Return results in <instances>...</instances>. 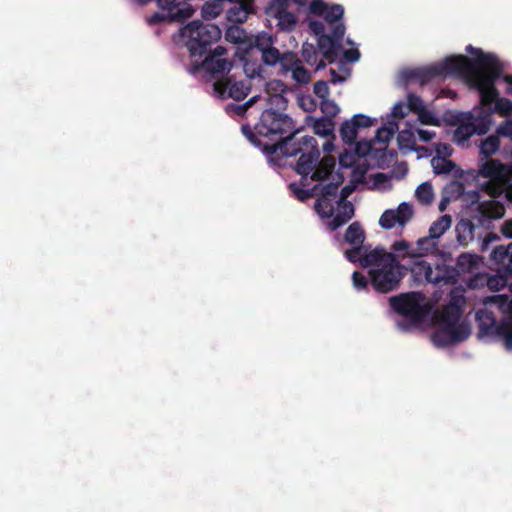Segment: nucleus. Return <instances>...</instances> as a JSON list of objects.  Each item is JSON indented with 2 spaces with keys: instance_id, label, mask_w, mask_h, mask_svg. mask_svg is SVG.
Instances as JSON below:
<instances>
[{
  "instance_id": "obj_7",
  "label": "nucleus",
  "mask_w": 512,
  "mask_h": 512,
  "mask_svg": "<svg viewBox=\"0 0 512 512\" xmlns=\"http://www.w3.org/2000/svg\"><path fill=\"white\" fill-rule=\"evenodd\" d=\"M179 33L191 57H202L207 54L206 56L221 58L226 52L222 46H217L213 53L210 52L211 45L220 40L222 35L221 29L215 24L194 20L182 27Z\"/></svg>"
},
{
  "instance_id": "obj_23",
  "label": "nucleus",
  "mask_w": 512,
  "mask_h": 512,
  "mask_svg": "<svg viewBox=\"0 0 512 512\" xmlns=\"http://www.w3.org/2000/svg\"><path fill=\"white\" fill-rule=\"evenodd\" d=\"M268 88L273 91H279L280 93L268 94L264 99L267 105V109H273L274 111L283 112L288 106V100L284 96L286 85L282 80H273L268 83Z\"/></svg>"
},
{
  "instance_id": "obj_59",
  "label": "nucleus",
  "mask_w": 512,
  "mask_h": 512,
  "mask_svg": "<svg viewBox=\"0 0 512 512\" xmlns=\"http://www.w3.org/2000/svg\"><path fill=\"white\" fill-rule=\"evenodd\" d=\"M418 137L423 142H428L435 137V132L426 130V129H418L417 130Z\"/></svg>"
},
{
  "instance_id": "obj_3",
  "label": "nucleus",
  "mask_w": 512,
  "mask_h": 512,
  "mask_svg": "<svg viewBox=\"0 0 512 512\" xmlns=\"http://www.w3.org/2000/svg\"><path fill=\"white\" fill-rule=\"evenodd\" d=\"M442 297V291H435L432 303L420 291H411L391 296L388 299L391 310L401 319L395 325L401 332H410L416 328L434 327L430 335L431 342L437 348L448 347V303L441 309L434 308Z\"/></svg>"
},
{
  "instance_id": "obj_60",
  "label": "nucleus",
  "mask_w": 512,
  "mask_h": 512,
  "mask_svg": "<svg viewBox=\"0 0 512 512\" xmlns=\"http://www.w3.org/2000/svg\"><path fill=\"white\" fill-rule=\"evenodd\" d=\"M501 233L508 238H512V219L506 220L503 223L501 227Z\"/></svg>"
},
{
  "instance_id": "obj_46",
  "label": "nucleus",
  "mask_w": 512,
  "mask_h": 512,
  "mask_svg": "<svg viewBox=\"0 0 512 512\" xmlns=\"http://www.w3.org/2000/svg\"><path fill=\"white\" fill-rule=\"evenodd\" d=\"M357 155L353 150H345L338 157L339 165L342 168H352L356 163Z\"/></svg>"
},
{
  "instance_id": "obj_47",
  "label": "nucleus",
  "mask_w": 512,
  "mask_h": 512,
  "mask_svg": "<svg viewBox=\"0 0 512 512\" xmlns=\"http://www.w3.org/2000/svg\"><path fill=\"white\" fill-rule=\"evenodd\" d=\"M508 276L504 273L503 275L491 276L487 280V285L490 289L499 291L507 285Z\"/></svg>"
},
{
  "instance_id": "obj_44",
  "label": "nucleus",
  "mask_w": 512,
  "mask_h": 512,
  "mask_svg": "<svg viewBox=\"0 0 512 512\" xmlns=\"http://www.w3.org/2000/svg\"><path fill=\"white\" fill-rule=\"evenodd\" d=\"M320 110L324 114L323 117L333 119L339 113L340 108L335 101L328 98L320 101Z\"/></svg>"
},
{
  "instance_id": "obj_8",
  "label": "nucleus",
  "mask_w": 512,
  "mask_h": 512,
  "mask_svg": "<svg viewBox=\"0 0 512 512\" xmlns=\"http://www.w3.org/2000/svg\"><path fill=\"white\" fill-rule=\"evenodd\" d=\"M508 164H502L498 160H487L480 168V174L489 178L482 185V190L492 198L503 196L505 200H512V176Z\"/></svg>"
},
{
  "instance_id": "obj_51",
  "label": "nucleus",
  "mask_w": 512,
  "mask_h": 512,
  "mask_svg": "<svg viewBox=\"0 0 512 512\" xmlns=\"http://www.w3.org/2000/svg\"><path fill=\"white\" fill-rule=\"evenodd\" d=\"M408 112L409 111L406 104L402 101H399L394 104L391 110V114L387 115V119H392L391 117L402 119L408 114Z\"/></svg>"
},
{
  "instance_id": "obj_1",
  "label": "nucleus",
  "mask_w": 512,
  "mask_h": 512,
  "mask_svg": "<svg viewBox=\"0 0 512 512\" xmlns=\"http://www.w3.org/2000/svg\"><path fill=\"white\" fill-rule=\"evenodd\" d=\"M304 130L297 127L294 119L287 113L264 109L254 130L249 124L241 126V132L255 147L262 150L270 164L282 167L283 159L300 154L294 170L303 177L307 176L320 158L317 140L310 135L299 136Z\"/></svg>"
},
{
  "instance_id": "obj_61",
  "label": "nucleus",
  "mask_w": 512,
  "mask_h": 512,
  "mask_svg": "<svg viewBox=\"0 0 512 512\" xmlns=\"http://www.w3.org/2000/svg\"><path fill=\"white\" fill-rule=\"evenodd\" d=\"M330 75H331V80L330 82L332 84H341V83H344L346 78L340 74H338L334 69H330Z\"/></svg>"
},
{
  "instance_id": "obj_13",
  "label": "nucleus",
  "mask_w": 512,
  "mask_h": 512,
  "mask_svg": "<svg viewBox=\"0 0 512 512\" xmlns=\"http://www.w3.org/2000/svg\"><path fill=\"white\" fill-rule=\"evenodd\" d=\"M251 91V86L246 80H235L234 76L226 78L225 83L215 81L212 84V93L215 97L224 100L231 98L235 101L245 99Z\"/></svg>"
},
{
  "instance_id": "obj_62",
  "label": "nucleus",
  "mask_w": 512,
  "mask_h": 512,
  "mask_svg": "<svg viewBox=\"0 0 512 512\" xmlns=\"http://www.w3.org/2000/svg\"><path fill=\"white\" fill-rule=\"evenodd\" d=\"M168 18L167 15H164L162 13H159V12H156L154 13L149 19H148V23L150 25H155V24H158L160 22H162L164 19Z\"/></svg>"
},
{
  "instance_id": "obj_38",
  "label": "nucleus",
  "mask_w": 512,
  "mask_h": 512,
  "mask_svg": "<svg viewBox=\"0 0 512 512\" xmlns=\"http://www.w3.org/2000/svg\"><path fill=\"white\" fill-rule=\"evenodd\" d=\"M344 16V7L341 4H333L327 6V10L324 16L325 21L330 25H336L337 23H343L341 20Z\"/></svg>"
},
{
  "instance_id": "obj_40",
  "label": "nucleus",
  "mask_w": 512,
  "mask_h": 512,
  "mask_svg": "<svg viewBox=\"0 0 512 512\" xmlns=\"http://www.w3.org/2000/svg\"><path fill=\"white\" fill-rule=\"evenodd\" d=\"M226 17L230 22L243 23L248 17V11L242 4L234 5L227 10Z\"/></svg>"
},
{
  "instance_id": "obj_57",
  "label": "nucleus",
  "mask_w": 512,
  "mask_h": 512,
  "mask_svg": "<svg viewBox=\"0 0 512 512\" xmlns=\"http://www.w3.org/2000/svg\"><path fill=\"white\" fill-rule=\"evenodd\" d=\"M343 57L349 63H355L360 58V52L357 48H352L343 51Z\"/></svg>"
},
{
  "instance_id": "obj_9",
  "label": "nucleus",
  "mask_w": 512,
  "mask_h": 512,
  "mask_svg": "<svg viewBox=\"0 0 512 512\" xmlns=\"http://www.w3.org/2000/svg\"><path fill=\"white\" fill-rule=\"evenodd\" d=\"M492 124V114L486 110H481L478 115L468 113L459 121V125L453 134V140L457 143H464L472 135L486 134Z\"/></svg>"
},
{
  "instance_id": "obj_56",
  "label": "nucleus",
  "mask_w": 512,
  "mask_h": 512,
  "mask_svg": "<svg viewBox=\"0 0 512 512\" xmlns=\"http://www.w3.org/2000/svg\"><path fill=\"white\" fill-rule=\"evenodd\" d=\"M327 6H328V4L323 1L313 0L310 4L309 8H310L311 13L316 14V15H323V17H324L326 10H327Z\"/></svg>"
},
{
  "instance_id": "obj_43",
  "label": "nucleus",
  "mask_w": 512,
  "mask_h": 512,
  "mask_svg": "<svg viewBox=\"0 0 512 512\" xmlns=\"http://www.w3.org/2000/svg\"><path fill=\"white\" fill-rule=\"evenodd\" d=\"M221 5L217 2H206L201 9V14L204 19L211 20L221 14Z\"/></svg>"
},
{
  "instance_id": "obj_49",
  "label": "nucleus",
  "mask_w": 512,
  "mask_h": 512,
  "mask_svg": "<svg viewBox=\"0 0 512 512\" xmlns=\"http://www.w3.org/2000/svg\"><path fill=\"white\" fill-rule=\"evenodd\" d=\"M370 279H368L361 272L355 271L352 274V282L353 286L357 291H362L368 289Z\"/></svg>"
},
{
  "instance_id": "obj_48",
  "label": "nucleus",
  "mask_w": 512,
  "mask_h": 512,
  "mask_svg": "<svg viewBox=\"0 0 512 512\" xmlns=\"http://www.w3.org/2000/svg\"><path fill=\"white\" fill-rule=\"evenodd\" d=\"M372 188L385 189L390 184V178L387 174L377 172L371 176Z\"/></svg>"
},
{
  "instance_id": "obj_55",
  "label": "nucleus",
  "mask_w": 512,
  "mask_h": 512,
  "mask_svg": "<svg viewBox=\"0 0 512 512\" xmlns=\"http://www.w3.org/2000/svg\"><path fill=\"white\" fill-rule=\"evenodd\" d=\"M308 27L310 31L317 37V39L321 38L322 35H325V26L319 20H311L308 23Z\"/></svg>"
},
{
  "instance_id": "obj_14",
  "label": "nucleus",
  "mask_w": 512,
  "mask_h": 512,
  "mask_svg": "<svg viewBox=\"0 0 512 512\" xmlns=\"http://www.w3.org/2000/svg\"><path fill=\"white\" fill-rule=\"evenodd\" d=\"M356 185L351 183L342 187L338 191L337 212L331 221H327L326 225L331 231H335L354 216V206L347 198L355 191Z\"/></svg>"
},
{
  "instance_id": "obj_41",
  "label": "nucleus",
  "mask_w": 512,
  "mask_h": 512,
  "mask_svg": "<svg viewBox=\"0 0 512 512\" xmlns=\"http://www.w3.org/2000/svg\"><path fill=\"white\" fill-rule=\"evenodd\" d=\"M303 60L310 66L316 64L318 52L316 47L308 42H304L301 49Z\"/></svg>"
},
{
  "instance_id": "obj_11",
  "label": "nucleus",
  "mask_w": 512,
  "mask_h": 512,
  "mask_svg": "<svg viewBox=\"0 0 512 512\" xmlns=\"http://www.w3.org/2000/svg\"><path fill=\"white\" fill-rule=\"evenodd\" d=\"M339 182H329L325 185L319 184L318 198L314 209L319 217L325 221H331L335 217V204L338 200Z\"/></svg>"
},
{
  "instance_id": "obj_28",
  "label": "nucleus",
  "mask_w": 512,
  "mask_h": 512,
  "mask_svg": "<svg viewBox=\"0 0 512 512\" xmlns=\"http://www.w3.org/2000/svg\"><path fill=\"white\" fill-rule=\"evenodd\" d=\"M276 5L277 7L273 16L278 20V27L282 31H292L296 25L295 15L287 11V4L276 3Z\"/></svg>"
},
{
  "instance_id": "obj_21",
  "label": "nucleus",
  "mask_w": 512,
  "mask_h": 512,
  "mask_svg": "<svg viewBox=\"0 0 512 512\" xmlns=\"http://www.w3.org/2000/svg\"><path fill=\"white\" fill-rule=\"evenodd\" d=\"M266 66L262 61V56L259 51L254 47V42L251 46V52L243 57V71L245 75L250 78H264V68Z\"/></svg>"
},
{
  "instance_id": "obj_63",
  "label": "nucleus",
  "mask_w": 512,
  "mask_h": 512,
  "mask_svg": "<svg viewBox=\"0 0 512 512\" xmlns=\"http://www.w3.org/2000/svg\"><path fill=\"white\" fill-rule=\"evenodd\" d=\"M497 239H498V236L496 234H492V233L488 234L487 237L483 241L482 249L483 250L487 249L489 242L495 241Z\"/></svg>"
},
{
  "instance_id": "obj_64",
  "label": "nucleus",
  "mask_w": 512,
  "mask_h": 512,
  "mask_svg": "<svg viewBox=\"0 0 512 512\" xmlns=\"http://www.w3.org/2000/svg\"><path fill=\"white\" fill-rule=\"evenodd\" d=\"M333 138L332 140H327L324 144H323V151L326 152V153H330L332 152L334 149H335V145L333 143Z\"/></svg>"
},
{
  "instance_id": "obj_30",
  "label": "nucleus",
  "mask_w": 512,
  "mask_h": 512,
  "mask_svg": "<svg viewBox=\"0 0 512 512\" xmlns=\"http://www.w3.org/2000/svg\"><path fill=\"white\" fill-rule=\"evenodd\" d=\"M474 224L468 219L460 220L455 228L457 242L461 246H467L474 239Z\"/></svg>"
},
{
  "instance_id": "obj_15",
  "label": "nucleus",
  "mask_w": 512,
  "mask_h": 512,
  "mask_svg": "<svg viewBox=\"0 0 512 512\" xmlns=\"http://www.w3.org/2000/svg\"><path fill=\"white\" fill-rule=\"evenodd\" d=\"M232 67V62L227 59L206 56L201 63H194L189 72L195 75L203 70L206 73V79L210 81L214 80L217 76L229 74Z\"/></svg>"
},
{
  "instance_id": "obj_10",
  "label": "nucleus",
  "mask_w": 512,
  "mask_h": 512,
  "mask_svg": "<svg viewBox=\"0 0 512 512\" xmlns=\"http://www.w3.org/2000/svg\"><path fill=\"white\" fill-rule=\"evenodd\" d=\"M448 75V55L444 56L441 61L421 67L405 68L400 72V81L406 87L411 82H418L421 86L429 81L439 77Z\"/></svg>"
},
{
  "instance_id": "obj_54",
  "label": "nucleus",
  "mask_w": 512,
  "mask_h": 512,
  "mask_svg": "<svg viewBox=\"0 0 512 512\" xmlns=\"http://www.w3.org/2000/svg\"><path fill=\"white\" fill-rule=\"evenodd\" d=\"M418 118L425 125H434L437 122L436 116L425 107L418 113Z\"/></svg>"
},
{
  "instance_id": "obj_33",
  "label": "nucleus",
  "mask_w": 512,
  "mask_h": 512,
  "mask_svg": "<svg viewBox=\"0 0 512 512\" xmlns=\"http://www.w3.org/2000/svg\"><path fill=\"white\" fill-rule=\"evenodd\" d=\"M398 148L403 153L418 151L420 148L415 147V137L410 129L399 131L397 136Z\"/></svg>"
},
{
  "instance_id": "obj_17",
  "label": "nucleus",
  "mask_w": 512,
  "mask_h": 512,
  "mask_svg": "<svg viewBox=\"0 0 512 512\" xmlns=\"http://www.w3.org/2000/svg\"><path fill=\"white\" fill-rule=\"evenodd\" d=\"M456 295L450 290V345L466 340L471 333L467 321L458 322L459 307Z\"/></svg>"
},
{
  "instance_id": "obj_20",
  "label": "nucleus",
  "mask_w": 512,
  "mask_h": 512,
  "mask_svg": "<svg viewBox=\"0 0 512 512\" xmlns=\"http://www.w3.org/2000/svg\"><path fill=\"white\" fill-rule=\"evenodd\" d=\"M482 258L476 254L462 253L455 267H450V285L456 282L455 277L465 273L474 274L478 271Z\"/></svg>"
},
{
  "instance_id": "obj_35",
  "label": "nucleus",
  "mask_w": 512,
  "mask_h": 512,
  "mask_svg": "<svg viewBox=\"0 0 512 512\" xmlns=\"http://www.w3.org/2000/svg\"><path fill=\"white\" fill-rule=\"evenodd\" d=\"M415 197L422 205H430L434 200V191L430 182L425 181L418 185Z\"/></svg>"
},
{
  "instance_id": "obj_19",
  "label": "nucleus",
  "mask_w": 512,
  "mask_h": 512,
  "mask_svg": "<svg viewBox=\"0 0 512 512\" xmlns=\"http://www.w3.org/2000/svg\"><path fill=\"white\" fill-rule=\"evenodd\" d=\"M365 238V231L362 228L360 222L355 221L348 226L344 233V242L351 245L352 248L347 249L344 252V255L347 260L349 251H353L357 248H362L357 257H363L364 255L368 254L373 250V248H371V245L364 244Z\"/></svg>"
},
{
  "instance_id": "obj_27",
  "label": "nucleus",
  "mask_w": 512,
  "mask_h": 512,
  "mask_svg": "<svg viewBox=\"0 0 512 512\" xmlns=\"http://www.w3.org/2000/svg\"><path fill=\"white\" fill-rule=\"evenodd\" d=\"M307 123L312 126L314 133L321 137L334 136L335 123L333 119L328 117L314 118L312 116L306 117Z\"/></svg>"
},
{
  "instance_id": "obj_39",
  "label": "nucleus",
  "mask_w": 512,
  "mask_h": 512,
  "mask_svg": "<svg viewBox=\"0 0 512 512\" xmlns=\"http://www.w3.org/2000/svg\"><path fill=\"white\" fill-rule=\"evenodd\" d=\"M259 100H261V96L255 95L243 104L229 103L225 106V111L228 114L234 113L238 116H243V115H245L247 109L249 107H251L252 105H254L256 102H258Z\"/></svg>"
},
{
  "instance_id": "obj_5",
  "label": "nucleus",
  "mask_w": 512,
  "mask_h": 512,
  "mask_svg": "<svg viewBox=\"0 0 512 512\" xmlns=\"http://www.w3.org/2000/svg\"><path fill=\"white\" fill-rule=\"evenodd\" d=\"M254 47L261 53L263 63L268 67L279 66L278 74L286 76L289 72L292 78L299 84H308L311 81V73L307 70L299 56L289 49L280 50L277 47V39L268 32H260L254 38Z\"/></svg>"
},
{
  "instance_id": "obj_53",
  "label": "nucleus",
  "mask_w": 512,
  "mask_h": 512,
  "mask_svg": "<svg viewBox=\"0 0 512 512\" xmlns=\"http://www.w3.org/2000/svg\"><path fill=\"white\" fill-rule=\"evenodd\" d=\"M298 105L307 112L316 108V102L310 95H301L298 97Z\"/></svg>"
},
{
  "instance_id": "obj_52",
  "label": "nucleus",
  "mask_w": 512,
  "mask_h": 512,
  "mask_svg": "<svg viewBox=\"0 0 512 512\" xmlns=\"http://www.w3.org/2000/svg\"><path fill=\"white\" fill-rule=\"evenodd\" d=\"M496 134L499 137H507L512 140V117L506 119L497 127Z\"/></svg>"
},
{
  "instance_id": "obj_22",
  "label": "nucleus",
  "mask_w": 512,
  "mask_h": 512,
  "mask_svg": "<svg viewBox=\"0 0 512 512\" xmlns=\"http://www.w3.org/2000/svg\"><path fill=\"white\" fill-rule=\"evenodd\" d=\"M310 174H312L311 179L317 180V181H321L324 177L322 175V172H317V171L314 172V169H313L307 176L303 177L301 175L302 179H301L300 183L292 182L289 184L290 191L301 202H304V201L308 200L309 198H312V197L318 195L319 184H315L311 188H304V186H305L304 181L307 180V177Z\"/></svg>"
},
{
  "instance_id": "obj_6",
  "label": "nucleus",
  "mask_w": 512,
  "mask_h": 512,
  "mask_svg": "<svg viewBox=\"0 0 512 512\" xmlns=\"http://www.w3.org/2000/svg\"><path fill=\"white\" fill-rule=\"evenodd\" d=\"M393 249L403 256L401 262L406 269L405 276L410 272L412 285L419 286L426 283L448 285L447 263H435L433 268L419 253H416L414 244L404 239L395 241Z\"/></svg>"
},
{
  "instance_id": "obj_45",
  "label": "nucleus",
  "mask_w": 512,
  "mask_h": 512,
  "mask_svg": "<svg viewBox=\"0 0 512 512\" xmlns=\"http://www.w3.org/2000/svg\"><path fill=\"white\" fill-rule=\"evenodd\" d=\"M407 109L419 113L425 106L420 96L415 93L409 92L407 95Z\"/></svg>"
},
{
  "instance_id": "obj_16",
  "label": "nucleus",
  "mask_w": 512,
  "mask_h": 512,
  "mask_svg": "<svg viewBox=\"0 0 512 512\" xmlns=\"http://www.w3.org/2000/svg\"><path fill=\"white\" fill-rule=\"evenodd\" d=\"M414 209L409 202H401L397 209L385 210L379 219V225L385 230L392 229L396 224L405 226L413 217Z\"/></svg>"
},
{
  "instance_id": "obj_32",
  "label": "nucleus",
  "mask_w": 512,
  "mask_h": 512,
  "mask_svg": "<svg viewBox=\"0 0 512 512\" xmlns=\"http://www.w3.org/2000/svg\"><path fill=\"white\" fill-rule=\"evenodd\" d=\"M478 209L480 214L487 219H499L505 214L504 205L495 200L481 202Z\"/></svg>"
},
{
  "instance_id": "obj_31",
  "label": "nucleus",
  "mask_w": 512,
  "mask_h": 512,
  "mask_svg": "<svg viewBox=\"0 0 512 512\" xmlns=\"http://www.w3.org/2000/svg\"><path fill=\"white\" fill-rule=\"evenodd\" d=\"M398 129L399 126L395 119H387L386 122L376 130L373 141L375 143H382L386 145Z\"/></svg>"
},
{
  "instance_id": "obj_58",
  "label": "nucleus",
  "mask_w": 512,
  "mask_h": 512,
  "mask_svg": "<svg viewBox=\"0 0 512 512\" xmlns=\"http://www.w3.org/2000/svg\"><path fill=\"white\" fill-rule=\"evenodd\" d=\"M448 206V183L442 187L441 200L439 202V210L445 211Z\"/></svg>"
},
{
  "instance_id": "obj_12",
  "label": "nucleus",
  "mask_w": 512,
  "mask_h": 512,
  "mask_svg": "<svg viewBox=\"0 0 512 512\" xmlns=\"http://www.w3.org/2000/svg\"><path fill=\"white\" fill-rule=\"evenodd\" d=\"M346 32L344 23H337L332 27L330 34L322 35L317 39V46L323 58L333 62L343 50L342 42Z\"/></svg>"
},
{
  "instance_id": "obj_34",
  "label": "nucleus",
  "mask_w": 512,
  "mask_h": 512,
  "mask_svg": "<svg viewBox=\"0 0 512 512\" xmlns=\"http://www.w3.org/2000/svg\"><path fill=\"white\" fill-rule=\"evenodd\" d=\"M500 147V139L497 134L490 135L479 143L480 154L485 158L493 155Z\"/></svg>"
},
{
  "instance_id": "obj_4",
  "label": "nucleus",
  "mask_w": 512,
  "mask_h": 512,
  "mask_svg": "<svg viewBox=\"0 0 512 512\" xmlns=\"http://www.w3.org/2000/svg\"><path fill=\"white\" fill-rule=\"evenodd\" d=\"M362 248L348 252V261L358 263L361 267L368 269L371 286L376 292L389 293L399 288L405 277V268L400 252L394 251L393 244L390 251L383 246H376L371 252L363 257H357Z\"/></svg>"
},
{
  "instance_id": "obj_37",
  "label": "nucleus",
  "mask_w": 512,
  "mask_h": 512,
  "mask_svg": "<svg viewBox=\"0 0 512 512\" xmlns=\"http://www.w3.org/2000/svg\"><path fill=\"white\" fill-rule=\"evenodd\" d=\"M493 337H501L507 350H512V322L501 321Z\"/></svg>"
},
{
  "instance_id": "obj_25",
  "label": "nucleus",
  "mask_w": 512,
  "mask_h": 512,
  "mask_svg": "<svg viewBox=\"0 0 512 512\" xmlns=\"http://www.w3.org/2000/svg\"><path fill=\"white\" fill-rule=\"evenodd\" d=\"M414 249L421 257L431 254L439 256L443 263H447L448 261V252L444 249H438V241H434L432 237L428 235L419 238L414 245Z\"/></svg>"
},
{
  "instance_id": "obj_29",
  "label": "nucleus",
  "mask_w": 512,
  "mask_h": 512,
  "mask_svg": "<svg viewBox=\"0 0 512 512\" xmlns=\"http://www.w3.org/2000/svg\"><path fill=\"white\" fill-rule=\"evenodd\" d=\"M435 174L448 175V143L443 142L437 148V156L431 159Z\"/></svg>"
},
{
  "instance_id": "obj_18",
  "label": "nucleus",
  "mask_w": 512,
  "mask_h": 512,
  "mask_svg": "<svg viewBox=\"0 0 512 512\" xmlns=\"http://www.w3.org/2000/svg\"><path fill=\"white\" fill-rule=\"evenodd\" d=\"M374 119L364 114H355L351 119L345 120L339 129L340 138L343 143L353 145L360 128L372 126Z\"/></svg>"
},
{
  "instance_id": "obj_2",
  "label": "nucleus",
  "mask_w": 512,
  "mask_h": 512,
  "mask_svg": "<svg viewBox=\"0 0 512 512\" xmlns=\"http://www.w3.org/2000/svg\"><path fill=\"white\" fill-rule=\"evenodd\" d=\"M466 52L474 57L450 55V75L459 77L470 90L477 91L481 106L491 114L497 113L506 118L512 116V101L499 97L496 87L504 71L499 58L472 45L466 47Z\"/></svg>"
},
{
  "instance_id": "obj_42",
  "label": "nucleus",
  "mask_w": 512,
  "mask_h": 512,
  "mask_svg": "<svg viewBox=\"0 0 512 512\" xmlns=\"http://www.w3.org/2000/svg\"><path fill=\"white\" fill-rule=\"evenodd\" d=\"M374 143L375 142L373 139L360 141L355 140V143H353L354 148L352 150L357 155V157L363 158L371 153Z\"/></svg>"
},
{
  "instance_id": "obj_50",
  "label": "nucleus",
  "mask_w": 512,
  "mask_h": 512,
  "mask_svg": "<svg viewBox=\"0 0 512 512\" xmlns=\"http://www.w3.org/2000/svg\"><path fill=\"white\" fill-rule=\"evenodd\" d=\"M314 94L320 99V101L329 98V87L328 83L324 80L317 81L313 87Z\"/></svg>"
},
{
  "instance_id": "obj_24",
  "label": "nucleus",
  "mask_w": 512,
  "mask_h": 512,
  "mask_svg": "<svg viewBox=\"0 0 512 512\" xmlns=\"http://www.w3.org/2000/svg\"><path fill=\"white\" fill-rule=\"evenodd\" d=\"M491 260L498 266V271L512 277V242L507 246L495 247L490 255Z\"/></svg>"
},
{
  "instance_id": "obj_36",
  "label": "nucleus",
  "mask_w": 512,
  "mask_h": 512,
  "mask_svg": "<svg viewBox=\"0 0 512 512\" xmlns=\"http://www.w3.org/2000/svg\"><path fill=\"white\" fill-rule=\"evenodd\" d=\"M446 230H448V214L442 215L438 220L431 224L428 236L432 237L434 241H439Z\"/></svg>"
},
{
  "instance_id": "obj_26",
  "label": "nucleus",
  "mask_w": 512,
  "mask_h": 512,
  "mask_svg": "<svg viewBox=\"0 0 512 512\" xmlns=\"http://www.w3.org/2000/svg\"><path fill=\"white\" fill-rule=\"evenodd\" d=\"M476 320L479 323V334L481 336L493 337L499 323L496 322L493 312L481 309L476 312Z\"/></svg>"
}]
</instances>
